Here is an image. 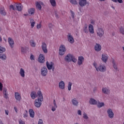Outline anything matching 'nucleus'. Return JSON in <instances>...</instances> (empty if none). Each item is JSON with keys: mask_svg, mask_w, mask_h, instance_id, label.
Masks as SVG:
<instances>
[{"mask_svg": "<svg viewBox=\"0 0 124 124\" xmlns=\"http://www.w3.org/2000/svg\"><path fill=\"white\" fill-rule=\"evenodd\" d=\"M6 55L5 54H0V59L2 61L6 60Z\"/></svg>", "mask_w": 124, "mask_h": 124, "instance_id": "nucleus-32", "label": "nucleus"}, {"mask_svg": "<svg viewBox=\"0 0 124 124\" xmlns=\"http://www.w3.org/2000/svg\"><path fill=\"white\" fill-rule=\"evenodd\" d=\"M89 102L90 104H93V105H95L97 103V101L93 98L90 99Z\"/></svg>", "mask_w": 124, "mask_h": 124, "instance_id": "nucleus-27", "label": "nucleus"}, {"mask_svg": "<svg viewBox=\"0 0 124 124\" xmlns=\"http://www.w3.org/2000/svg\"><path fill=\"white\" fill-rule=\"evenodd\" d=\"M112 1H113V2H118V0H111Z\"/></svg>", "mask_w": 124, "mask_h": 124, "instance_id": "nucleus-59", "label": "nucleus"}, {"mask_svg": "<svg viewBox=\"0 0 124 124\" xmlns=\"http://www.w3.org/2000/svg\"><path fill=\"white\" fill-rule=\"evenodd\" d=\"M59 89H61V90H64V88H65V83H64L63 81H61L59 82Z\"/></svg>", "mask_w": 124, "mask_h": 124, "instance_id": "nucleus-12", "label": "nucleus"}, {"mask_svg": "<svg viewBox=\"0 0 124 124\" xmlns=\"http://www.w3.org/2000/svg\"><path fill=\"white\" fill-rule=\"evenodd\" d=\"M70 12H71V15H72V18H73V19H74V18H75V16H74V12H73V11H70Z\"/></svg>", "mask_w": 124, "mask_h": 124, "instance_id": "nucleus-46", "label": "nucleus"}, {"mask_svg": "<svg viewBox=\"0 0 124 124\" xmlns=\"http://www.w3.org/2000/svg\"><path fill=\"white\" fill-rule=\"evenodd\" d=\"M4 52H5V48L0 46V54H2Z\"/></svg>", "mask_w": 124, "mask_h": 124, "instance_id": "nucleus-37", "label": "nucleus"}, {"mask_svg": "<svg viewBox=\"0 0 124 124\" xmlns=\"http://www.w3.org/2000/svg\"><path fill=\"white\" fill-rule=\"evenodd\" d=\"M108 117L110 119H113V118H114V113H113V110H112L111 108H109L108 110Z\"/></svg>", "mask_w": 124, "mask_h": 124, "instance_id": "nucleus-13", "label": "nucleus"}, {"mask_svg": "<svg viewBox=\"0 0 124 124\" xmlns=\"http://www.w3.org/2000/svg\"><path fill=\"white\" fill-rule=\"evenodd\" d=\"M117 1H118L119 3H123V0H117Z\"/></svg>", "mask_w": 124, "mask_h": 124, "instance_id": "nucleus-58", "label": "nucleus"}, {"mask_svg": "<svg viewBox=\"0 0 124 124\" xmlns=\"http://www.w3.org/2000/svg\"><path fill=\"white\" fill-rule=\"evenodd\" d=\"M0 13L1 15H3V16H5V15H6V12H5V10H4V7H0Z\"/></svg>", "mask_w": 124, "mask_h": 124, "instance_id": "nucleus-21", "label": "nucleus"}, {"mask_svg": "<svg viewBox=\"0 0 124 124\" xmlns=\"http://www.w3.org/2000/svg\"><path fill=\"white\" fill-rule=\"evenodd\" d=\"M30 59L31 61H34V56H33V55H31Z\"/></svg>", "mask_w": 124, "mask_h": 124, "instance_id": "nucleus-47", "label": "nucleus"}, {"mask_svg": "<svg viewBox=\"0 0 124 124\" xmlns=\"http://www.w3.org/2000/svg\"><path fill=\"white\" fill-rule=\"evenodd\" d=\"M52 6H56L57 3H56V0H49Z\"/></svg>", "mask_w": 124, "mask_h": 124, "instance_id": "nucleus-35", "label": "nucleus"}, {"mask_svg": "<svg viewBox=\"0 0 124 124\" xmlns=\"http://www.w3.org/2000/svg\"><path fill=\"white\" fill-rule=\"evenodd\" d=\"M120 31L122 34H124V27H121L120 29Z\"/></svg>", "mask_w": 124, "mask_h": 124, "instance_id": "nucleus-41", "label": "nucleus"}, {"mask_svg": "<svg viewBox=\"0 0 124 124\" xmlns=\"http://www.w3.org/2000/svg\"><path fill=\"white\" fill-rule=\"evenodd\" d=\"M38 61L39 62H40L41 63H43V62H45V58L44 57V55H43V54H40L39 56Z\"/></svg>", "mask_w": 124, "mask_h": 124, "instance_id": "nucleus-11", "label": "nucleus"}, {"mask_svg": "<svg viewBox=\"0 0 124 124\" xmlns=\"http://www.w3.org/2000/svg\"><path fill=\"white\" fill-rule=\"evenodd\" d=\"M7 89H3V93L4 94V97L6 99L8 98V94H7Z\"/></svg>", "mask_w": 124, "mask_h": 124, "instance_id": "nucleus-25", "label": "nucleus"}, {"mask_svg": "<svg viewBox=\"0 0 124 124\" xmlns=\"http://www.w3.org/2000/svg\"><path fill=\"white\" fill-rule=\"evenodd\" d=\"M112 63L113 64V67H114V69L117 70L118 69V68L117 67V65H116L115 64V62H114V61L112 62Z\"/></svg>", "mask_w": 124, "mask_h": 124, "instance_id": "nucleus-44", "label": "nucleus"}, {"mask_svg": "<svg viewBox=\"0 0 124 124\" xmlns=\"http://www.w3.org/2000/svg\"><path fill=\"white\" fill-rule=\"evenodd\" d=\"M38 124H43V121L42 120L40 119L38 122Z\"/></svg>", "mask_w": 124, "mask_h": 124, "instance_id": "nucleus-52", "label": "nucleus"}, {"mask_svg": "<svg viewBox=\"0 0 124 124\" xmlns=\"http://www.w3.org/2000/svg\"><path fill=\"white\" fill-rule=\"evenodd\" d=\"M102 61H103L104 62H107V61H108V56H107V54H102Z\"/></svg>", "mask_w": 124, "mask_h": 124, "instance_id": "nucleus-18", "label": "nucleus"}, {"mask_svg": "<svg viewBox=\"0 0 124 124\" xmlns=\"http://www.w3.org/2000/svg\"><path fill=\"white\" fill-rule=\"evenodd\" d=\"M19 124H25V122L22 121V120H20L19 121Z\"/></svg>", "mask_w": 124, "mask_h": 124, "instance_id": "nucleus-49", "label": "nucleus"}, {"mask_svg": "<svg viewBox=\"0 0 124 124\" xmlns=\"http://www.w3.org/2000/svg\"><path fill=\"white\" fill-rule=\"evenodd\" d=\"M14 109H15V111L16 112V113H18V110L17 109L16 107H14Z\"/></svg>", "mask_w": 124, "mask_h": 124, "instance_id": "nucleus-56", "label": "nucleus"}, {"mask_svg": "<svg viewBox=\"0 0 124 124\" xmlns=\"http://www.w3.org/2000/svg\"><path fill=\"white\" fill-rule=\"evenodd\" d=\"M97 105L98 108H101L102 106H104V103H98Z\"/></svg>", "mask_w": 124, "mask_h": 124, "instance_id": "nucleus-38", "label": "nucleus"}, {"mask_svg": "<svg viewBox=\"0 0 124 124\" xmlns=\"http://www.w3.org/2000/svg\"><path fill=\"white\" fill-rule=\"evenodd\" d=\"M48 73V70H47V68L46 67H44L42 68L41 71V74L42 76H46Z\"/></svg>", "mask_w": 124, "mask_h": 124, "instance_id": "nucleus-6", "label": "nucleus"}, {"mask_svg": "<svg viewBox=\"0 0 124 124\" xmlns=\"http://www.w3.org/2000/svg\"><path fill=\"white\" fill-rule=\"evenodd\" d=\"M79 4L80 6H84L87 4V0H79Z\"/></svg>", "mask_w": 124, "mask_h": 124, "instance_id": "nucleus-20", "label": "nucleus"}, {"mask_svg": "<svg viewBox=\"0 0 124 124\" xmlns=\"http://www.w3.org/2000/svg\"><path fill=\"white\" fill-rule=\"evenodd\" d=\"M97 35L99 37H102L104 35V30L102 28H98L96 31Z\"/></svg>", "mask_w": 124, "mask_h": 124, "instance_id": "nucleus-4", "label": "nucleus"}, {"mask_svg": "<svg viewBox=\"0 0 124 124\" xmlns=\"http://www.w3.org/2000/svg\"><path fill=\"white\" fill-rule=\"evenodd\" d=\"M90 22H91V24H92V25H94V20L91 19Z\"/></svg>", "mask_w": 124, "mask_h": 124, "instance_id": "nucleus-54", "label": "nucleus"}, {"mask_svg": "<svg viewBox=\"0 0 124 124\" xmlns=\"http://www.w3.org/2000/svg\"><path fill=\"white\" fill-rule=\"evenodd\" d=\"M112 8H113L114 9H115V7H112Z\"/></svg>", "mask_w": 124, "mask_h": 124, "instance_id": "nucleus-64", "label": "nucleus"}, {"mask_svg": "<svg viewBox=\"0 0 124 124\" xmlns=\"http://www.w3.org/2000/svg\"><path fill=\"white\" fill-rule=\"evenodd\" d=\"M102 92H103V93H104L108 94V93H109L110 91L108 90V89L107 88H103Z\"/></svg>", "mask_w": 124, "mask_h": 124, "instance_id": "nucleus-34", "label": "nucleus"}, {"mask_svg": "<svg viewBox=\"0 0 124 124\" xmlns=\"http://www.w3.org/2000/svg\"><path fill=\"white\" fill-rule=\"evenodd\" d=\"M72 102L73 105H74L75 106H78V101H77V100L76 98L73 99L72 100Z\"/></svg>", "mask_w": 124, "mask_h": 124, "instance_id": "nucleus-29", "label": "nucleus"}, {"mask_svg": "<svg viewBox=\"0 0 124 124\" xmlns=\"http://www.w3.org/2000/svg\"><path fill=\"white\" fill-rule=\"evenodd\" d=\"M21 49L22 53H25V51H26V48L23 46H21Z\"/></svg>", "mask_w": 124, "mask_h": 124, "instance_id": "nucleus-45", "label": "nucleus"}, {"mask_svg": "<svg viewBox=\"0 0 124 124\" xmlns=\"http://www.w3.org/2000/svg\"><path fill=\"white\" fill-rule=\"evenodd\" d=\"M88 27H87V26H85V27H84V32H85V33H88Z\"/></svg>", "mask_w": 124, "mask_h": 124, "instance_id": "nucleus-43", "label": "nucleus"}, {"mask_svg": "<svg viewBox=\"0 0 124 124\" xmlns=\"http://www.w3.org/2000/svg\"><path fill=\"white\" fill-rule=\"evenodd\" d=\"M2 83L1 82H0V91L1 92L2 91Z\"/></svg>", "mask_w": 124, "mask_h": 124, "instance_id": "nucleus-50", "label": "nucleus"}, {"mask_svg": "<svg viewBox=\"0 0 124 124\" xmlns=\"http://www.w3.org/2000/svg\"><path fill=\"white\" fill-rule=\"evenodd\" d=\"M19 74L21 77H22L23 78L25 77V70L23 68L20 69Z\"/></svg>", "mask_w": 124, "mask_h": 124, "instance_id": "nucleus-26", "label": "nucleus"}, {"mask_svg": "<svg viewBox=\"0 0 124 124\" xmlns=\"http://www.w3.org/2000/svg\"><path fill=\"white\" fill-rule=\"evenodd\" d=\"M16 8L13 6V5H11L10 6V9H13V10H17L18 11H22V9H23V5L22 4L18 3L16 4Z\"/></svg>", "mask_w": 124, "mask_h": 124, "instance_id": "nucleus-3", "label": "nucleus"}, {"mask_svg": "<svg viewBox=\"0 0 124 124\" xmlns=\"http://www.w3.org/2000/svg\"><path fill=\"white\" fill-rule=\"evenodd\" d=\"M30 45L31 47H35V46H36V43H35V42H34V40H31L30 42Z\"/></svg>", "mask_w": 124, "mask_h": 124, "instance_id": "nucleus-30", "label": "nucleus"}, {"mask_svg": "<svg viewBox=\"0 0 124 124\" xmlns=\"http://www.w3.org/2000/svg\"><path fill=\"white\" fill-rule=\"evenodd\" d=\"M53 105L54 106L52 107L51 110L53 111V112H55V111H56V108H58V106H57V103L56 102L55 100H53Z\"/></svg>", "mask_w": 124, "mask_h": 124, "instance_id": "nucleus-23", "label": "nucleus"}, {"mask_svg": "<svg viewBox=\"0 0 124 124\" xmlns=\"http://www.w3.org/2000/svg\"><path fill=\"white\" fill-rule=\"evenodd\" d=\"M71 86H72V83H71V82H69L68 85V91H71Z\"/></svg>", "mask_w": 124, "mask_h": 124, "instance_id": "nucleus-39", "label": "nucleus"}, {"mask_svg": "<svg viewBox=\"0 0 124 124\" xmlns=\"http://www.w3.org/2000/svg\"><path fill=\"white\" fill-rule=\"evenodd\" d=\"M29 114H30V117L31 118H34V111H33V110L30 109L29 110Z\"/></svg>", "mask_w": 124, "mask_h": 124, "instance_id": "nucleus-31", "label": "nucleus"}, {"mask_svg": "<svg viewBox=\"0 0 124 124\" xmlns=\"http://www.w3.org/2000/svg\"><path fill=\"white\" fill-rule=\"evenodd\" d=\"M89 32H90V33H92V34L93 33H94V30L93 29V26L92 25V24H90L89 25Z\"/></svg>", "mask_w": 124, "mask_h": 124, "instance_id": "nucleus-19", "label": "nucleus"}, {"mask_svg": "<svg viewBox=\"0 0 124 124\" xmlns=\"http://www.w3.org/2000/svg\"><path fill=\"white\" fill-rule=\"evenodd\" d=\"M43 5V3L42 2H37L36 3V8H38V9H39V10H41V5Z\"/></svg>", "mask_w": 124, "mask_h": 124, "instance_id": "nucleus-22", "label": "nucleus"}, {"mask_svg": "<svg viewBox=\"0 0 124 124\" xmlns=\"http://www.w3.org/2000/svg\"><path fill=\"white\" fill-rule=\"evenodd\" d=\"M65 61L67 62H77V59L75 58L73 55L71 54H68L66 57L64 58Z\"/></svg>", "mask_w": 124, "mask_h": 124, "instance_id": "nucleus-2", "label": "nucleus"}, {"mask_svg": "<svg viewBox=\"0 0 124 124\" xmlns=\"http://www.w3.org/2000/svg\"><path fill=\"white\" fill-rule=\"evenodd\" d=\"M15 97L16 101H21V99H22L20 93L18 92L15 93Z\"/></svg>", "mask_w": 124, "mask_h": 124, "instance_id": "nucleus-10", "label": "nucleus"}, {"mask_svg": "<svg viewBox=\"0 0 124 124\" xmlns=\"http://www.w3.org/2000/svg\"><path fill=\"white\" fill-rule=\"evenodd\" d=\"M41 27H42L41 22H40L39 24L37 25V29L38 30H39V29H41Z\"/></svg>", "mask_w": 124, "mask_h": 124, "instance_id": "nucleus-42", "label": "nucleus"}, {"mask_svg": "<svg viewBox=\"0 0 124 124\" xmlns=\"http://www.w3.org/2000/svg\"><path fill=\"white\" fill-rule=\"evenodd\" d=\"M5 113L7 116H8V115L9 114V111L7 110H5Z\"/></svg>", "mask_w": 124, "mask_h": 124, "instance_id": "nucleus-53", "label": "nucleus"}, {"mask_svg": "<svg viewBox=\"0 0 124 124\" xmlns=\"http://www.w3.org/2000/svg\"><path fill=\"white\" fill-rule=\"evenodd\" d=\"M28 15L24 14V16H27Z\"/></svg>", "mask_w": 124, "mask_h": 124, "instance_id": "nucleus-63", "label": "nucleus"}, {"mask_svg": "<svg viewBox=\"0 0 124 124\" xmlns=\"http://www.w3.org/2000/svg\"><path fill=\"white\" fill-rule=\"evenodd\" d=\"M65 46L63 45H62L59 48V54L61 55H64L65 53Z\"/></svg>", "mask_w": 124, "mask_h": 124, "instance_id": "nucleus-5", "label": "nucleus"}, {"mask_svg": "<svg viewBox=\"0 0 124 124\" xmlns=\"http://www.w3.org/2000/svg\"><path fill=\"white\" fill-rule=\"evenodd\" d=\"M52 26H53V25L51 23L48 25L49 28H51L52 27Z\"/></svg>", "mask_w": 124, "mask_h": 124, "instance_id": "nucleus-60", "label": "nucleus"}, {"mask_svg": "<svg viewBox=\"0 0 124 124\" xmlns=\"http://www.w3.org/2000/svg\"><path fill=\"white\" fill-rule=\"evenodd\" d=\"M106 70V67L104 65H100L98 68H96L97 71L104 72Z\"/></svg>", "mask_w": 124, "mask_h": 124, "instance_id": "nucleus-7", "label": "nucleus"}, {"mask_svg": "<svg viewBox=\"0 0 124 124\" xmlns=\"http://www.w3.org/2000/svg\"><path fill=\"white\" fill-rule=\"evenodd\" d=\"M31 96L32 99H35L36 97H37V94L36 93V92L32 91L31 93Z\"/></svg>", "mask_w": 124, "mask_h": 124, "instance_id": "nucleus-15", "label": "nucleus"}, {"mask_svg": "<svg viewBox=\"0 0 124 124\" xmlns=\"http://www.w3.org/2000/svg\"><path fill=\"white\" fill-rule=\"evenodd\" d=\"M28 13L30 15L34 14V8H31L28 10Z\"/></svg>", "mask_w": 124, "mask_h": 124, "instance_id": "nucleus-33", "label": "nucleus"}, {"mask_svg": "<svg viewBox=\"0 0 124 124\" xmlns=\"http://www.w3.org/2000/svg\"><path fill=\"white\" fill-rule=\"evenodd\" d=\"M38 99H36L34 102V105L37 108H39L42 104V101L43 100V95L41 91H39L37 92Z\"/></svg>", "mask_w": 124, "mask_h": 124, "instance_id": "nucleus-1", "label": "nucleus"}, {"mask_svg": "<svg viewBox=\"0 0 124 124\" xmlns=\"http://www.w3.org/2000/svg\"><path fill=\"white\" fill-rule=\"evenodd\" d=\"M8 41L11 48H13L14 46V40H13L12 38L9 37L8 38Z\"/></svg>", "mask_w": 124, "mask_h": 124, "instance_id": "nucleus-14", "label": "nucleus"}, {"mask_svg": "<svg viewBox=\"0 0 124 124\" xmlns=\"http://www.w3.org/2000/svg\"><path fill=\"white\" fill-rule=\"evenodd\" d=\"M67 38L68 41H69V42L71 43V44H73L74 43V38H73L72 35H71V34L68 33L67 35Z\"/></svg>", "mask_w": 124, "mask_h": 124, "instance_id": "nucleus-9", "label": "nucleus"}, {"mask_svg": "<svg viewBox=\"0 0 124 124\" xmlns=\"http://www.w3.org/2000/svg\"><path fill=\"white\" fill-rule=\"evenodd\" d=\"M24 118H28V114L27 113H25L24 114Z\"/></svg>", "mask_w": 124, "mask_h": 124, "instance_id": "nucleus-57", "label": "nucleus"}, {"mask_svg": "<svg viewBox=\"0 0 124 124\" xmlns=\"http://www.w3.org/2000/svg\"><path fill=\"white\" fill-rule=\"evenodd\" d=\"M42 49L45 54H47L48 53V50L47 49V44L45 43H43L42 44Z\"/></svg>", "mask_w": 124, "mask_h": 124, "instance_id": "nucleus-8", "label": "nucleus"}, {"mask_svg": "<svg viewBox=\"0 0 124 124\" xmlns=\"http://www.w3.org/2000/svg\"><path fill=\"white\" fill-rule=\"evenodd\" d=\"M55 16L56 18L59 17V15L58 14V12H55Z\"/></svg>", "mask_w": 124, "mask_h": 124, "instance_id": "nucleus-51", "label": "nucleus"}, {"mask_svg": "<svg viewBox=\"0 0 124 124\" xmlns=\"http://www.w3.org/2000/svg\"><path fill=\"white\" fill-rule=\"evenodd\" d=\"M83 117L85 120H88V119H89V117H88V115H87V114L85 112L83 113Z\"/></svg>", "mask_w": 124, "mask_h": 124, "instance_id": "nucleus-40", "label": "nucleus"}, {"mask_svg": "<svg viewBox=\"0 0 124 124\" xmlns=\"http://www.w3.org/2000/svg\"><path fill=\"white\" fill-rule=\"evenodd\" d=\"M54 69H55V68H52L53 71H54Z\"/></svg>", "mask_w": 124, "mask_h": 124, "instance_id": "nucleus-62", "label": "nucleus"}, {"mask_svg": "<svg viewBox=\"0 0 124 124\" xmlns=\"http://www.w3.org/2000/svg\"><path fill=\"white\" fill-rule=\"evenodd\" d=\"M84 58L83 56H79L78 59V65H81L83 62H84Z\"/></svg>", "mask_w": 124, "mask_h": 124, "instance_id": "nucleus-17", "label": "nucleus"}, {"mask_svg": "<svg viewBox=\"0 0 124 124\" xmlns=\"http://www.w3.org/2000/svg\"><path fill=\"white\" fill-rule=\"evenodd\" d=\"M93 66H94L95 68H96H96H98V67L97 68L96 67L97 65V64H96V62H94V63H93Z\"/></svg>", "mask_w": 124, "mask_h": 124, "instance_id": "nucleus-48", "label": "nucleus"}, {"mask_svg": "<svg viewBox=\"0 0 124 124\" xmlns=\"http://www.w3.org/2000/svg\"><path fill=\"white\" fill-rule=\"evenodd\" d=\"M53 64H54L53 63V62H51V63L50 64V63H49V62H46V66H47V69H48L49 70H51L52 67H53Z\"/></svg>", "mask_w": 124, "mask_h": 124, "instance_id": "nucleus-24", "label": "nucleus"}, {"mask_svg": "<svg viewBox=\"0 0 124 124\" xmlns=\"http://www.w3.org/2000/svg\"><path fill=\"white\" fill-rule=\"evenodd\" d=\"M2 41V39L1 38V37L0 36V42H1Z\"/></svg>", "mask_w": 124, "mask_h": 124, "instance_id": "nucleus-61", "label": "nucleus"}, {"mask_svg": "<svg viewBox=\"0 0 124 124\" xmlns=\"http://www.w3.org/2000/svg\"><path fill=\"white\" fill-rule=\"evenodd\" d=\"M70 2L72 5H77V0H70Z\"/></svg>", "mask_w": 124, "mask_h": 124, "instance_id": "nucleus-36", "label": "nucleus"}, {"mask_svg": "<svg viewBox=\"0 0 124 124\" xmlns=\"http://www.w3.org/2000/svg\"><path fill=\"white\" fill-rule=\"evenodd\" d=\"M78 115H80L81 116L82 115V111H81L80 110H78Z\"/></svg>", "mask_w": 124, "mask_h": 124, "instance_id": "nucleus-55", "label": "nucleus"}, {"mask_svg": "<svg viewBox=\"0 0 124 124\" xmlns=\"http://www.w3.org/2000/svg\"><path fill=\"white\" fill-rule=\"evenodd\" d=\"M30 23L31 24V29H33V28H34V25H35V22L34 21V20H33V19H31Z\"/></svg>", "mask_w": 124, "mask_h": 124, "instance_id": "nucleus-28", "label": "nucleus"}, {"mask_svg": "<svg viewBox=\"0 0 124 124\" xmlns=\"http://www.w3.org/2000/svg\"><path fill=\"white\" fill-rule=\"evenodd\" d=\"M95 51L96 52H99V51L101 50V46L100 44H96L94 46Z\"/></svg>", "mask_w": 124, "mask_h": 124, "instance_id": "nucleus-16", "label": "nucleus"}]
</instances>
